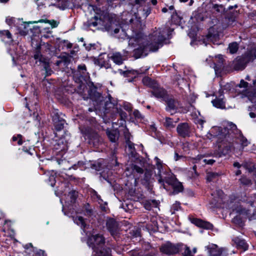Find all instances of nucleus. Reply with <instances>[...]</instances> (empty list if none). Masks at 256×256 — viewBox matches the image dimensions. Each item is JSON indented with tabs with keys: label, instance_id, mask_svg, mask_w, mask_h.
<instances>
[{
	"label": "nucleus",
	"instance_id": "obj_57",
	"mask_svg": "<svg viewBox=\"0 0 256 256\" xmlns=\"http://www.w3.org/2000/svg\"><path fill=\"white\" fill-rule=\"evenodd\" d=\"M78 168V167H77V165L74 164V165L70 167V168H68V170H70L71 168H74V169L76 170V168Z\"/></svg>",
	"mask_w": 256,
	"mask_h": 256
},
{
	"label": "nucleus",
	"instance_id": "obj_23",
	"mask_svg": "<svg viewBox=\"0 0 256 256\" xmlns=\"http://www.w3.org/2000/svg\"><path fill=\"white\" fill-rule=\"evenodd\" d=\"M94 20H90L88 22V26H96L98 24L101 26L104 25V21L102 20L101 17L99 16H94Z\"/></svg>",
	"mask_w": 256,
	"mask_h": 256
},
{
	"label": "nucleus",
	"instance_id": "obj_8",
	"mask_svg": "<svg viewBox=\"0 0 256 256\" xmlns=\"http://www.w3.org/2000/svg\"><path fill=\"white\" fill-rule=\"evenodd\" d=\"M106 227L112 236L116 238V236L120 233L118 222L113 218H108L106 221Z\"/></svg>",
	"mask_w": 256,
	"mask_h": 256
},
{
	"label": "nucleus",
	"instance_id": "obj_62",
	"mask_svg": "<svg viewBox=\"0 0 256 256\" xmlns=\"http://www.w3.org/2000/svg\"><path fill=\"white\" fill-rule=\"evenodd\" d=\"M252 54L256 58V49L254 50L252 52Z\"/></svg>",
	"mask_w": 256,
	"mask_h": 256
},
{
	"label": "nucleus",
	"instance_id": "obj_49",
	"mask_svg": "<svg viewBox=\"0 0 256 256\" xmlns=\"http://www.w3.org/2000/svg\"><path fill=\"white\" fill-rule=\"evenodd\" d=\"M233 202H234L232 201V198H230V202H229V201L228 202V207L230 208H232V210H234L235 209L234 207L232 204Z\"/></svg>",
	"mask_w": 256,
	"mask_h": 256
},
{
	"label": "nucleus",
	"instance_id": "obj_17",
	"mask_svg": "<svg viewBox=\"0 0 256 256\" xmlns=\"http://www.w3.org/2000/svg\"><path fill=\"white\" fill-rule=\"evenodd\" d=\"M247 61L244 57L237 58L234 62V66L236 70H242L244 68Z\"/></svg>",
	"mask_w": 256,
	"mask_h": 256
},
{
	"label": "nucleus",
	"instance_id": "obj_47",
	"mask_svg": "<svg viewBox=\"0 0 256 256\" xmlns=\"http://www.w3.org/2000/svg\"><path fill=\"white\" fill-rule=\"evenodd\" d=\"M0 34L2 35H6L8 38H11V34L8 30H0Z\"/></svg>",
	"mask_w": 256,
	"mask_h": 256
},
{
	"label": "nucleus",
	"instance_id": "obj_51",
	"mask_svg": "<svg viewBox=\"0 0 256 256\" xmlns=\"http://www.w3.org/2000/svg\"><path fill=\"white\" fill-rule=\"evenodd\" d=\"M144 206L146 210H150L151 209V206L149 202H146Z\"/></svg>",
	"mask_w": 256,
	"mask_h": 256
},
{
	"label": "nucleus",
	"instance_id": "obj_52",
	"mask_svg": "<svg viewBox=\"0 0 256 256\" xmlns=\"http://www.w3.org/2000/svg\"><path fill=\"white\" fill-rule=\"evenodd\" d=\"M14 20V19L12 18H6V22L10 26L13 22Z\"/></svg>",
	"mask_w": 256,
	"mask_h": 256
},
{
	"label": "nucleus",
	"instance_id": "obj_60",
	"mask_svg": "<svg viewBox=\"0 0 256 256\" xmlns=\"http://www.w3.org/2000/svg\"><path fill=\"white\" fill-rule=\"evenodd\" d=\"M205 122V121H204V120H198V122L200 124H201L202 126V124H204V122Z\"/></svg>",
	"mask_w": 256,
	"mask_h": 256
},
{
	"label": "nucleus",
	"instance_id": "obj_36",
	"mask_svg": "<svg viewBox=\"0 0 256 256\" xmlns=\"http://www.w3.org/2000/svg\"><path fill=\"white\" fill-rule=\"evenodd\" d=\"M68 196L70 198V203H74L76 198L77 192L75 191L71 192H69Z\"/></svg>",
	"mask_w": 256,
	"mask_h": 256
},
{
	"label": "nucleus",
	"instance_id": "obj_40",
	"mask_svg": "<svg viewBox=\"0 0 256 256\" xmlns=\"http://www.w3.org/2000/svg\"><path fill=\"white\" fill-rule=\"evenodd\" d=\"M132 169L134 172H136L138 174H142L144 171L143 169L136 165H134L132 166Z\"/></svg>",
	"mask_w": 256,
	"mask_h": 256
},
{
	"label": "nucleus",
	"instance_id": "obj_20",
	"mask_svg": "<svg viewBox=\"0 0 256 256\" xmlns=\"http://www.w3.org/2000/svg\"><path fill=\"white\" fill-rule=\"evenodd\" d=\"M192 222L196 226L201 227L206 229L210 230L213 227V226L210 223L203 221L200 219L194 218L192 220Z\"/></svg>",
	"mask_w": 256,
	"mask_h": 256
},
{
	"label": "nucleus",
	"instance_id": "obj_55",
	"mask_svg": "<svg viewBox=\"0 0 256 256\" xmlns=\"http://www.w3.org/2000/svg\"><path fill=\"white\" fill-rule=\"evenodd\" d=\"M215 162L214 160H212V159H210V160H208V161H207V164H214V162Z\"/></svg>",
	"mask_w": 256,
	"mask_h": 256
},
{
	"label": "nucleus",
	"instance_id": "obj_22",
	"mask_svg": "<svg viewBox=\"0 0 256 256\" xmlns=\"http://www.w3.org/2000/svg\"><path fill=\"white\" fill-rule=\"evenodd\" d=\"M108 58L112 60L116 64L120 65L122 63L123 59L122 54L118 52L109 54Z\"/></svg>",
	"mask_w": 256,
	"mask_h": 256
},
{
	"label": "nucleus",
	"instance_id": "obj_10",
	"mask_svg": "<svg viewBox=\"0 0 256 256\" xmlns=\"http://www.w3.org/2000/svg\"><path fill=\"white\" fill-rule=\"evenodd\" d=\"M152 89L151 92L154 97L164 100L166 98L167 96L166 92L162 88L160 87L158 83Z\"/></svg>",
	"mask_w": 256,
	"mask_h": 256
},
{
	"label": "nucleus",
	"instance_id": "obj_35",
	"mask_svg": "<svg viewBox=\"0 0 256 256\" xmlns=\"http://www.w3.org/2000/svg\"><path fill=\"white\" fill-rule=\"evenodd\" d=\"M180 208V203L176 202L171 207L170 211L172 214H174L176 211L178 210Z\"/></svg>",
	"mask_w": 256,
	"mask_h": 256
},
{
	"label": "nucleus",
	"instance_id": "obj_28",
	"mask_svg": "<svg viewBox=\"0 0 256 256\" xmlns=\"http://www.w3.org/2000/svg\"><path fill=\"white\" fill-rule=\"evenodd\" d=\"M107 135L110 140L112 142H115L118 138L116 132L115 130H107Z\"/></svg>",
	"mask_w": 256,
	"mask_h": 256
},
{
	"label": "nucleus",
	"instance_id": "obj_3",
	"mask_svg": "<svg viewBox=\"0 0 256 256\" xmlns=\"http://www.w3.org/2000/svg\"><path fill=\"white\" fill-rule=\"evenodd\" d=\"M105 243V238L102 234H96L90 236L88 241V244L93 250V255L100 256L104 254V250L108 248H104L102 246Z\"/></svg>",
	"mask_w": 256,
	"mask_h": 256
},
{
	"label": "nucleus",
	"instance_id": "obj_64",
	"mask_svg": "<svg viewBox=\"0 0 256 256\" xmlns=\"http://www.w3.org/2000/svg\"><path fill=\"white\" fill-rule=\"evenodd\" d=\"M241 174V171L240 170H236V176H238L240 174Z\"/></svg>",
	"mask_w": 256,
	"mask_h": 256
},
{
	"label": "nucleus",
	"instance_id": "obj_43",
	"mask_svg": "<svg viewBox=\"0 0 256 256\" xmlns=\"http://www.w3.org/2000/svg\"><path fill=\"white\" fill-rule=\"evenodd\" d=\"M241 182L245 185H249L251 183L250 180L245 177H242L240 179Z\"/></svg>",
	"mask_w": 256,
	"mask_h": 256
},
{
	"label": "nucleus",
	"instance_id": "obj_21",
	"mask_svg": "<svg viewBox=\"0 0 256 256\" xmlns=\"http://www.w3.org/2000/svg\"><path fill=\"white\" fill-rule=\"evenodd\" d=\"M232 241L236 244V246L240 249H242L244 251L248 248V244L246 243L244 240H242L238 237L235 238L232 240Z\"/></svg>",
	"mask_w": 256,
	"mask_h": 256
},
{
	"label": "nucleus",
	"instance_id": "obj_15",
	"mask_svg": "<svg viewBox=\"0 0 256 256\" xmlns=\"http://www.w3.org/2000/svg\"><path fill=\"white\" fill-rule=\"evenodd\" d=\"M68 144L66 136L62 137L56 140L54 148L59 151H65L68 149Z\"/></svg>",
	"mask_w": 256,
	"mask_h": 256
},
{
	"label": "nucleus",
	"instance_id": "obj_61",
	"mask_svg": "<svg viewBox=\"0 0 256 256\" xmlns=\"http://www.w3.org/2000/svg\"><path fill=\"white\" fill-rule=\"evenodd\" d=\"M92 212L91 210H86V213L88 215H90Z\"/></svg>",
	"mask_w": 256,
	"mask_h": 256
},
{
	"label": "nucleus",
	"instance_id": "obj_33",
	"mask_svg": "<svg viewBox=\"0 0 256 256\" xmlns=\"http://www.w3.org/2000/svg\"><path fill=\"white\" fill-rule=\"evenodd\" d=\"M176 122H174L172 118H166L164 125L168 128H173L175 126L174 124Z\"/></svg>",
	"mask_w": 256,
	"mask_h": 256
},
{
	"label": "nucleus",
	"instance_id": "obj_11",
	"mask_svg": "<svg viewBox=\"0 0 256 256\" xmlns=\"http://www.w3.org/2000/svg\"><path fill=\"white\" fill-rule=\"evenodd\" d=\"M52 121L56 129L59 131L63 129L65 124V120L60 118L58 114L56 112H54L52 116Z\"/></svg>",
	"mask_w": 256,
	"mask_h": 256
},
{
	"label": "nucleus",
	"instance_id": "obj_38",
	"mask_svg": "<svg viewBox=\"0 0 256 256\" xmlns=\"http://www.w3.org/2000/svg\"><path fill=\"white\" fill-rule=\"evenodd\" d=\"M182 254L184 256H194L190 248L187 246H185L184 251L182 252Z\"/></svg>",
	"mask_w": 256,
	"mask_h": 256
},
{
	"label": "nucleus",
	"instance_id": "obj_9",
	"mask_svg": "<svg viewBox=\"0 0 256 256\" xmlns=\"http://www.w3.org/2000/svg\"><path fill=\"white\" fill-rule=\"evenodd\" d=\"M176 132L180 136L186 138L190 136L191 130L188 124L186 122L179 124L176 128Z\"/></svg>",
	"mask_w": 256,
	"mask_h": 256
},
{
	"label": "nucleus",
	"instance_id": "obj_2",
	"mask_svg": "<svg viewBox=\"0 0 256 256\" xmlns=\"http://www.w3.org/2000/svg\"><path fill=\"white\" fill-rule=\"evenodd\" d=\"M214 130L219 132L218 144V152L223 155L228 154L231 152L234 153L241 154L244 148L248 144V140L242 136L234 139L230 132L226 128H216Z\"/></svg>",
	"mask_w": 256,
	"mask_h": 256
},
{
	"label": "nucleus",
	"instance_id": "obj_4",
	"mask_svg": "<svg viewBox=\"0 0 256 256\" xmlns=\"http://www.w3.org/2000/svg\"><path fill=\"white\" fill-rule=\"evenodd\" d=\"M252 86H249L248 82L244 80H241L240 83L236 86V90L242 96L248 97L250 100H252V98L255 93L252 92Z\"/></svg>",
	"mask_w": 256,
	"mask_h": 256
},
{
	"label": "nucleus",
	"instance_id": "obj_48",
	"mask_svg": "<svg viewBox=\"0 0 256 256\" xmlns=\"http://www.w3.org/2000/svg\"><path fill=\"white\" fill-rule=\"evenodd\" d=\"M100 256H112L110 249L108 248L104 250V254L100 255Z\"/></svg>",
	"mask_w": 256,
	"mask_h": 256
},
{
	"label": "nucleus",
	"instance_id": "obj_39",
	"mask_svg": "<svg viewBox=\"0 0 256 256\" xmlns=\"http://www.w3.org/2000/svg\"><path fill=\"white\" fill-rule=\"evenodd\" d=\"M131 234L134 238H138L140 236V230L138 228H134L130 232Z\"/></svg>",
	"mask_w": 256,
	"mask_h": 256
},
{
	"label": "nucleus",
	"instance_id": "obj_25",
	"mask_svg": "<svg viewBox=\"0 0 256 256\" xmlns=\"http://www.w3.org/2000/svg\"><path fill=\"white\" fill-rule=\"evenodd\" d=\"M142 82L144 85L148 86L152 88L157 84L154 80H153L148 77L144 78Z\"/></svg>",
	"mask_w": 256,
	"mask_h": 256
},
{
	"label": "nucleus",
	"instance_id": "obj_13",
	"mask_svg": "<svg viewBox=\"0 0 256 256\" xmlns=\"http://www.w3.org/2000/svg\"><path fill=\"white\" fill-rule=\"evenodd\" d=\"M160 250L161 252L167 254H173L178 252V248L170 243H166L164 244Z\"/></svg>",
	"mask_w": 256,
	"mask_h": 256
},
{
	"label": "nucleus",
	"instance_id": "obj_54",
	"mask_svg": "<svg viewBox=\"0 0 256 256\" xmlns=\"http://www.w3.org/2000/svg\"><path fill=\"white\" fill-rule=\"evenodd\" d=\"M181 157H182V156H179L178 153L176 152L174 154V159L175 160H176V161L180 159V158Z\"/></svg>",
	"mask_w": 256,
	"mask_h": 256
},
{
	"label": "nucleus",
	"instance_id": "obj_18",
	"mask_svg": "<svg viewBox=\"0 0 256 256\" xmlns=\"http://www.w3.org/2000/svg\"><path fill=\"white\" fill-rule=\"evenodd\" d=\"M106 106L108 108H112L114 109H116V111L119 114L122 120H124L127 118V114L124 112L121 108L118 106V104H114L110 103V104H108V102H106Z\"/></svg>",
	"mask_w": 256,
	"mask_h": 256
},
{
	"label": "nucleus",
	"instance_id": "obj_24",
	"mask_svg": "<svg viewBox=\"0 0 256 256\" xmlns=\"http://www.w3.org/2000/svg\"><path fill=\"white\" fill-rule=\"evenodd\" d=\"M234 166L238 168H240L242 166L246 169L248 170L249 172L252 171L254 168V166L252 163L246 162L240 165L238 162H235L234 164Z\"/></svg>",
	"mask_w": 256,
	"mask_h": 256
},
{
	"label": "nucleus",
	"instance_id": "obj_12",
	"mask_svg": "<svg viewBox=\"0 0 256 256\" xmlns=\"http://www.w3.org/2000/svg\"><path fill=\"white\" fill-rule=\"evenodd\" d=\"M154 160L156 162V168L158 170V175L159 176L158 181L160 183L162 184L164 186V188H166L164 184V180L163 178L164 177H166L164 175L168 176V174H166L165 172H163V166L161 160L158 157H156Z\"/></svg>",
	"mask_w": 256,
	"mask_h": 256
},
{
	"label": "nucleus",
	"instance_id": "obj_31",
	"mask_svg": "<svg viewBox=\"0 0 256 256\" xmlns=\"http://www.w3.org/2000/svg\"><path fill=\"white\" fill-rule=\"evenodd\" d=\"M218 176V174L214 172H208L206 173V180L210 182L216 179Z\"/></svg>",
	"mask_w": 256,
	"mask_h": 256
},
{
	"label": "nucleus",
	"instance_id": "obj_1",
	"mask_svg": "<svg viewBox=\"0 0 256 256\" xmlns=\"http://www.w3.org/2000/svg\"><path fill=\"white\" fill-rule=\"evenodd\" d=\"M132 24V28L128 30L124 33L127 38L129 39L128 46L138 47L134 50V54L136 58L145 56L150 52H156L160 46L168 36V29L166 28H159L154 31L149 37V40H147L144 37L142 33L140 31L141 24L140 20L131 18L130 20Z\"/></svg>",
	"mask_w": 256,
	"mask_h": 256
},
{
	"label": "nucleus",
	"instance_id": "obj_58",
	"mask_svg": "<svg viewBox=\"0 0 256 256\" xmlns=\"http://www.w3.org/2000/svg\"><path fill=\"white\" fill-rule=\"evenodd\" d=\"M168 9L170 10H174L173 13L175 12V10H174V6H170L168 7Z\"/></svg>",
	"mask_w": 256,
	"mask_h": 256
},
{
	"label": "nucleus",
	"instance_id": "obj_37",
	"mask_svg": "<svg viewBox=\"0 0 256 256\" xmlns=\"http://www.w3.org/2000/svg\"><path fill=\"white\" fill-rule=\"evenodd\" d=\"M130 136L129 134H125V138L126 139V143L130 149H133V148H134V144L130 141Z\"/></svg>",
	"mask_w": 256,
	"mask_h": 256
},
{
	"label": "nucleus",
	"instance_id": "obj_53",
	"mask_svg": "<svg viewBox=\"0 0 256 256\" xmlns=\"http://www.w3.org/2000/svg\"><path fill=\"white\" fill-rule=\"evenodd\" d=\"M38 254L42 256H46V254L44 250H38Z\"/></svg>",
	"mask_w": 256,
	"mask_h": 256
},
{
	"label": "nucleus",
	"instance_id": "obj_32",
	"mask_svg": "<svg viewBox=\"0 0 256 256\" xmlns=\"http://www.w3.org/2000/svg\"><path fill=\"white\" fill-rule=\"evenodd\" d=\"M214 9L217 13L222 14L224 11V8L222 4H214L212 6Z\"/></svg>",
	"mask_w": 256,
	"mask_h": 256
},
{
	"label": "nucleus",
	"instance_id": "obj_19",
	"mask_svg": "<svg viewBox=\"0 0 256 256\" xmlns=\"http://www.w3.org/2000/svg\"><path fill=\"white\" fill-rule=\"evenodd\" d=\"M206 248L210 256H220L222 254L221 250L218 249V246L216 244H210Z\"/></svg>",
	"mask_w": 256,
	"mask_h": 256
},
{
	"label": "nucleus",
	"instance_id": "obj_44",
	"mask_svg": "<svg viewBox=\"0 0 256 256\" xmlns=\"http://www.w3.org/2000/svg\"><path fill=\"white\" fill-rule=\"evenodd\" d=\"M124 109L128 112H130L132 110V107L130 104L125 102L124 104Z\"/></svg>",
	"mask_w": 256,
	"mask_h": 256
},
{
	"label": "nucleus",
	"instance_id": "obj_26",
	"mask_svg": "<svg viewBox=\"0 0 256 256\" xmlns=\"http://www.w3.org/2000/svg\"><path fill=\"white\" fill-rule=\"evenodd\" d=\"M74 222L78 225L80 226L82 228H85L86 227V224L84 219L82 216H76L73 217Z\"/></svg>",
	"mask_w": 256,
	"mask_h": 256
},
{
	"label": "nucleus",
	"instance_id": "obj_34",
	"mask_svg": "<svg viewBox=\"0 0 256 256\" xmlns=\"http://www.w3.org/2000/svg\"><path fill=\"white\" fill-rule=\"evenodd\" d=\"M78 70L82 76L85 77L87 76L88 74L86 72V66L84 64L78 66Z\"/></svg>",
	"mask_w": 256,
	"mask_h": 256
},
{
	"label": "nucleus",
	"instance_id": "obj_6",
	"mask_svg": "<svg viewBox=\"0 0 256 256\" xmlns=\"http://www.w3.org/2000/svg\"><path fill=\"white\" fill-rule=\"evenodd\" d=\"M34 58L36 60V62L38 61L40 64H42L44 68L46 71V76H50L52 72V70L50 67L49 59L44 57L41 54L38 48H37L34 56Z\"/></svg>",
	"mask_w": 256,
	"mask_h": 256
},
{
	"label": "nucleus",
	"instance_id": "obj_27",
	"mask_svg": "<svg viewBox=\"0 0 256 256\" xmlns=\"http://www.w3.org/2000/svg\"><path fill=\"white\" fill-rule=\"evenodd\" d=\"M208 160L204 158V156H198L196 158H193L192 162L194 164H200L203 165L204 164H207Z\"/></svg>",
	"mask_w": 256,
	"mask_h": 256
},
{
	"label": "nucleus",
	"instance_id": "obj_41",
	"mask_svg": "<svg viewBox=\"0 0 256 256\" xmlns=\"http://www.w3.org/2000/svg\"><path fill=\"white\" fill-rule=\"evenodd\" d=\"M22 135L18 134L17 136H14L12 137V140L14 142H16V141L18 140V142H17L18 144V145H21L22 143Z\"/></svg>",
	"mask_w": 256,
	"mask_h": 256
},
{
	"label": "nucleus",
	"instance_id": "obj_30",
	"mask_svg": "<svg viewBox=\"0 0 256 256\" xmlns=\"http://www.w3.org/2000/svg\"><path fill=\"white\" fill-rule=\"evenodd\" d=\"M238 48V46L237 42H234L229 44L228 50L230 54L236 53Z\"/></svg>",
	"mask_w": 256,
	"mask_h": 256
},
{
	"label": "nucleus",
	"instance_id": "obj_45",
	"mask_svg": "<svg viewBox=\"0 0 256 256\" xmlns=\"http://www.w3.org/2000/svg\"><path fill=\"white\" fill-rule=\"evenodd\" d=\"M144 175H145V179L146 181H148L150 180L152 175V171H150V170H146V172H145V174H144Z\"/></svg>",
	"mask_w": 256,
	"mask_h": 256
},
{
	"label": "nucleus",
	"instance_id": "obj_46",
	"mask_svg": "<svg viewBox=\"0 0 256 256\" xmlns=\"http://www.w3.org/2000/svg\"><path fill=\"white\" fill-rule=\"evenodd\" d=\"M133 115L136 118L140 119L142 118V115L140 112L138 110H134L133 112Z\"/></svg>",
	"mask_w": 256,
	"mask_h": 256
},
{
	"label": "nucleus",
	"instance_id": "obj_7",
	"mask_svg": "<svg viewBox=\"0 0 256 256\" xmlns=\"http://www.w3.org/2000/svg\"><path fill=\"white\" fill-rule=\"evenodd\" d=\"M210 66L214 69L216 72L218 71L222 66L224 59L222 55H218L215 58L210 56L206 60Z\"/></svg>",
	"mask_w": 256,
	"mask_h": 256
},
{
	"label": "nucleus",
	"instance_id": "obj_5",
	"mask_svg": "<svg viewBox=\"0 0 256 256\" xmlns=\"http://www.w3.org/2000/svg\"><path fill=\"white\" fill-rule=\"evenodd\" d=\"M163 179L166 183L172 186L174 194H176L182 191L184 188L182 184L172 174L166 176Z\"/></svg>",
	"mask_w": 256,
	"mask_h": 256
},
{
	"label": "nucleus",
	"instance_id": "obj_14",
	"mask_svg": "<svg viewBox=\"0 0 256 256\" xmlns=\"http://www.w3.org/2000/svg\"><path fill=\"white\" fill-rule=\"evenodd\" d=\"M224 98L223 92L220 90L218 92V97H216V99L212 101L213 106L217 108H225V102L224 100Z\"/></svg>",
	"mask_w": 256,
	"mask_h": 256
},
{
	"label": "nucleus",
	"instance_id": "obj_63",
	"mask_svg": "<svg viewBox=\"0 0 256 256\" xmlns=\"http://www.w3.org/2000/svg\"><path fill=\"white\" fill-rule=\"evenodd\" d=\"M162 10L163 12L165 13L168 12V8H162Z\"/></svg>",
	"mask_w": 256,
	"mask_h": 256
},
{
	"label": "nucleus",
	"instance_id": "obj_16",
	"mask_svg": "<svg viewBox=\"0 0 256 256\" xmlns=\"http://www.w3.org/2000/svg\"><path fill=\"white\" fill-rule=\"evenodd\" d=\"M166 102L167 105L166 110L170 112L176 110L180 106L178 102L172 98L166 100Z\"/></svg>",
	"mask_w": 256,
	"mask_h": 256
},
{
	"label": "nucleus",
	"instance_id": "obj_50",
	"mask_svg": "<svg viewBox=\"0 0 256 256\" xmlns=\"http://www.w3.org/2000/svg\"><path fill=\"white\" fill-rule=\"evenodd\" d=\"M56 162L59 165L66 164H68V162L66 160H57Z\"/></svg>",
	"mask_w": 256,
	"mask_h": 256
},
{
	"label": "nucleus",
	"instance_id": "obj_29",
	"mask_svg": "<svg viewBox=\"0 0 256 256\" xmlns=\"http://www.w3.org/2000/svg\"><path fill=\"white\" fill-rule=\"evenodd\" d=\"M47 176H50L49 180L50 182H51L50 184L52 186H54L55 184V178L56 172H55L54 170L51 172H48L46 173Z\"/></svg>",
	"mask_w": 256,
	"mask_h": 256
},
{
	"label": "nucleus",
	"instance_id": "obj_56",
	"mask_svg": "<svg viewBox=\"0 0 256 256\" xmlns=\"http://www.w3.org/2000/svg\"><path fill=\"white\" fill-rule=\"evenodd\" d=\"M120 28H116L114 32V34H118L120 32Z\"/></svg>",
	"mask_w": 256,
	"mask_h": 256
},
{
	"label": "nucleus",
	"instance_id": "obj_42",
	"mask_svg": "<svg viewBox=\"0 0 256 256\" xmlns=\"http://www.w3.org/2000/svg\"><path fill=\"white\" fill-rule=\"evenodd\" d=\"M232 222L240 226L242 224V220L240 218L239 216H235L232 220Z\"/></svg>",
	"mask_w": 256,
	"mask_h": 256
},
{
	"label": "nucleus",
	"instance_id": "obj_59",
	"mask_svg": "<svg viewBox=\"0 0 256 256\" xmlns=\"http://www.w3.org/2000/svg\"><path fill=\"white\" fill-rule=\"evenodd\" d=\"M250 116L251 118H254L256 117V114L254 112H250Z\"/></svg>",
	"mask_w": 256,
	"mask_h": 256
}]
</instances>
